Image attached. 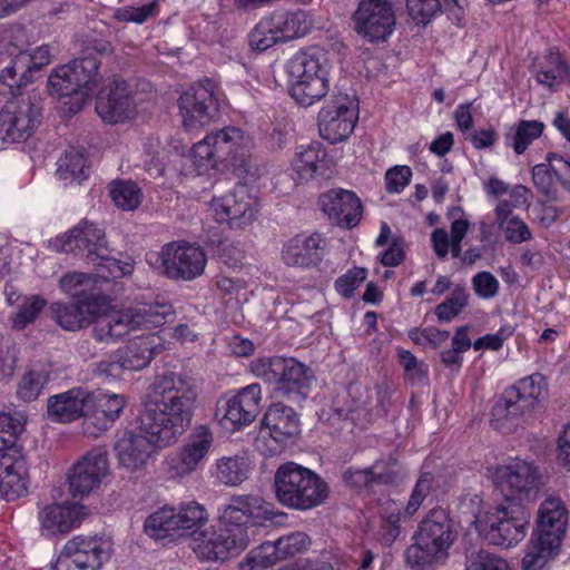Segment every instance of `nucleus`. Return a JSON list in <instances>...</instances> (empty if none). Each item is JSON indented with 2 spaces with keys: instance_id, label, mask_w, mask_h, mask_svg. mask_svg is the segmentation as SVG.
Listing matches in <instances>:
<instances>
[{
  "instance_id": "obj_40",
  "label": "nucleus",
  "mask_w": 570,
  "mask_h": 570,
  "mask_svg": "<svg viewBox=\"0 0 570 570\" xmlns=\"http://www.w3.org/2000/svg\"><path fill=\"white\" fill-rule=\"evenodd\" d=\"M570 75V69L558 51L550 50L542 65L535 73V79L540 85L552 88L564 81Z\"/></svg>"
},
{
  "instance_id": "obj_34",
  "label": "nucleus",
  "mask_w": 570,
  "mask_h": 570,
  "mask_svg": "<svg viewBox=\"0 0 570 570\" xmlns=\"http://www.w3.org/2000/svg\"><path fill=\"white\" fill-rule=\"evenodd\" d=\"M494 214L495 224L509 244L519 245L533 238L528 224L519 216L513 215L512 206L508 200H500L494 209Z\"/></svg>"
},
{
  "instance_id": "obj_45",
  "label": "nucleus",
  "mask_w": 570,
  "mask_h": 570,
  "mask_svg": "<svg viewBox=\"0 0 570 570\" xmlns=\"http://www.w3.org/2000/svg\"><path fill=\"white\" fill-rule=\"evenodd\" d=\"M248 461L244 456H228L217 461V478L226 485L240 484L248 478Z\"/></svg>"
},
{
  "instance_id": "obj_27",
  "label": "nucleus",
  "mask_w": 570,
  "mask_h": 570,
  "mask_svg": "<svg viewBox=\"0 0 570 570\" xmlns=\"http://www.w3.org/2000/svg\"><path fill=\"white\" fill-rule=\"evenodd\" d=\"M320 206L330 219L340 226H355L362 215L358 197L350 190L332 189L320 197Z\"/></svg>"
},
{
  "instance_id": "obj_48",
  "label": "nucleus",
  "mask_w": 570,
  "mask_h": 570,
  "mask_svg": "<svg viewBox=\"0 0 570 570\" xmlns=\"http://www.w3.org/2000/svg\"><path fill=\"white\" fill-rule=\"evenodd\" d=\"M544 130V124L539 120H520L515 125L514 134L511 136V142H508L513 150L521 155L538 139Z\"/></svg>"
},
{
  "instance_id": "obj_29",
  "label": "nucleus",
  "mask_w": 570,
  "mask_h": 570,
  "mask_svg": "<svg viewBox=\"0 0 570 570\" xmlns=\"http://www.w3.org/2000/svg\"><path fill=\"white\" fill-rule=\"evenodd\" d=\"M85 515L83 505L53 503L39 512V522L41 528L50 534L67 533L78 527Z\"/></svg>"
},
{
  "instance_id": "obj_24",
  "label": "nucleus",
  "mask_w": 570,
  "mask_h": 570,
  "mask_svg": "<svg viewBox=\"0 0 570 570\" xmlns=\"http://www.w3.org/2000/svg\"><path fill=\"white\" fill-rule=\"evenodd\" d=\"M27 462L19 449L0 450V494L8 501L28 492Z\"/></svg>"
},
{
  "instance_id": "obj_33",
  "label": "nucleus",
  "mask_w": 570,
  "mask_h": 570,
  "mask_svg": "<svg viewBox=\"0 0 570 570\" xmlns=\"http://www.w3.org/2000/svg\"><path fill=\"white\" fill-rule=\"evenodd\" d=\"M535 405L525 400L520 392L512 387L504 391L502 399L493 409V416L497 422H505L510 425H518L525 422L535 411Z\"/></svg>"
},
{
  "instance_id": "obj_19",
  "label": "nucleus",
  "mask_w": 570,
  "mask_h": 570,
  "mask_svg": "<svg viewBox=\"0 0 570 570\" xmlns=\"http://www.w3.org/2000/svg\"><path fill=\"white\" fill-rule=\"evenodd\" d=\"M354 18L357 32L372 42L385 40L395 26L389 0H361Z\"/></svg>"
},
{
  "instance_id": "obj_37",
  "label": "nucleus",
  "mask_w": 570,
  "mask_h": 570,
  "mask_svg": "<svg viewBox=\"0 0 570 570\" xmlns=\"http://www.w3.org/2000/svg\"><path fill=\"white\" fill-rule=\"evenodd\" d=\"M324 157L325 150L320 142L299 146L292 161L295 181L307 183L313 179Z\"/></svg>"
},
{
  "instance_id": "obj_20",
  "label": "nucleus",
  "mask_w": 570,
  "mask_h": 570,
  "mask_svg": "<svg viewBox=\"0 0 570 570\" xmlns=\"http://www.w3.org/2000/svg\"><path fill=\"white\" fill-rule=\"evenodd\" d=\"M213 441V433L207 426H197L183 448L167 460L170 476L184 478L196 471L208 454Z\"/></svg>"
},
{
  "instance_id": "obj_15",
  "label": "nucleus",
  "mask_w": 570,
  "mask_h": 570,
  "mask_svg": "<svg viewBox=\"0 0 570 570\" xmlns=\"http://www.w3.org/2000/svg\"><path fill=\"white\" fill-rule=\"evenodd\" d=\"M50 244L58 252L80 253L91 264L98 263L99 258H106L110 253L104 230L88 220H81Z\"/></svg>"
},
{
  "instance_id": "obj_25",
  "label": "nucleus",
  "mask_w": 570,
  "mask_h": 570,
  "mask_svg": "<svg viewBox=\"0 0 570 570\" xmlns=\"http://www.w3.org/2000/svg\"><path fill=\"white\" fill-rule=\"evenodd\" d=\"M456 534L452 520L442 508L432 509L421 521L416 533L422 542L430 544L444 558L448 557Z\"/></svg>"
},
{
  "instance_id": "obj_36",
  "label": "nucleus",
  "mask_w": 570,
  "mask_h": 570,
  "mask_svg": "<svg viewBox=\"0 0 570 570\" xmlns=\"http://www.w3.org/2000/svg\"><path fill=\"white\" fill-rule=\"evenodd\" d=\"M282 41L305 36L312 28V19L302 10L275 11L269 14Z\"/></svg>"
},
{
  "instance_id": "obj_16",
  "label": "nucleus",
  "mask_w": 570,
  "mask_h": 570,
  "mask_svg": "<svg viewBox=\"0 0 570 570\" xmlns=\"http://www.w3.org/2000/svg\"><path fill=\"white\" fill-rule=\"evenodd\" d=\"M159 257L166 276L171 279L191 281L204 273L207 263L202 247L184 242L166 244Z\"/></svg>"
},
{
  "instance_id": "obj_49",
  "label": "nucleus",
  "mask_w": 570,
  "mask_h": 570,
  "mask_svg": "<svg viewBox=\"0 0 570 570\" xmlns=\"http://www.w3.org/2000/svg\"><path fill=\"white\" fill-rule=\"evenodd\" d=\"M109 194L115 205L124 210H134L141 202V190L132 181L111 183Z\"/></svg>"
},
{
  "instance_id": "obj_43",
  "label": "nucleus",
  "mask_w": 570,
  "mask_h": 570,
  "mask_svg": "<svg viewBox=\"0 0 570 570\" xmlns=\"http://www.w3.org/2000/svg\"><path fill=\"white\" fill-rule=\"evenodd\" d=\"M71 67L78 76V82L82 89V98L88 97L97 87L99 59L94 53H87L70 61Z\"/></svg>"
},
{
  "instance_id": "obj_47",
  "label": "nucleus",
  "mask_w": 570,
  "mask_h": 570,
  "mask_svg": "<svg viewBox=\"0 0 570 570\" xmlns=\"http://www.w3.org/2000/svg\"><path fill=\"white\" fill-rule=\"evenodd\" d=\"M47 305V299L41 295H29L21 298L18 311L12 316V326L23 330L33 323Z\"/></svg>"
},
{
  "instance_id": "obj_3",
  "label": "nucleus",
  "mask_w": 570,
  "mask_h": 570,
  "mask_svg": "<svg viewBox=\"0 0 570 570\" xmlns=\"http://www.w3.org/2000/svg\"><path fill=\"white\" fill-rule=\"evenodd\" d=\"M27 31L23 26H13L0 35V55L11 58L0 72V94L16 96L22 87L35 80L36 73L51 61L48 45L28 49Z\"/></svg>"
},
{
  "instance_id": "obj_9",
  "label": "nucleus",
  "mask_w": 570,
  "mask_h": 570,
  "mask_svg": "<svg viewBox=\"0 0 570 570\" xmlns=\"http://www.w3.org/2000/svg\"><path fill=\"white\" fill-rule=\"evenodd\" d=\"M479 523L490 544L508 549L524 539L529 520L520 505L499 504L487 511Z\"/></svg>"
},
{
  "instance_id": "obj_30",
  "label": "nucleus",
  "mask_w": 570,
  "mask_h": 570,
  "mask_svg": "<svg viewBox=\"0 0 570 570\" xmlns=\"http://www.w3.org/2000/svg\"><path fill=\"white\" fill-rule=\"evenodd\" d=\"M567 524L568 510L559 497L550 495L541 502L535 532L562 542Z\"/></svg>"
},
{
  "instance_id": "obj_31",
  "label": "nucleus",
  "mask_w": 570,
  "mask_h": 570,
  "mask_svg": "<svg viewBox=\"0 0 570 570\" xmlns=\"http://www.w3.org/2000/svg\"><path fill=\"white\" fill-rule=\"evenodd\" d=\"M262 424L269 435L281 444H286L299 433V420L296 412L282 403H274L265 413Z\"/></svg>"
},
{
  "instance_id": "obj_38",
  "label": "nucleus",
  "mask_w": 570,
  "mask_h": 570,
  "mask_svg": "<svg viewBox=\"0 0 570 570\" xmlns=\"http://www.w3.org/2000/svg\"><path fill=\"white\" fill-rule=\"evenodd\" d=\"M403 504L391 498L377 501V513L381 520L380 537L385 546H391L401 533V510Z\"/></svg>"
},
{
  "instance_id": "obj_53",
  "label": "nucleus",
  "mask_w": 570,
  "mask_h": 570,
  "mask_svg": "<svg viewBox=\"0 0 570 570\" xmlns=\"http://www.w3.org/2000/svg\"><path fill=\"white\" fill-rule=\"evenodd\" d=\"M465 570H511V568L504 558L481 549L466 557Z\"/></svg>"
},
{
  "instance_id": "obj_1",
  "label": "nucleus",
  "mask_w": 570,
  "mask_h": 570,
  "mask_svg": "<svg viewBox=\"0 0 570 570\" xmlns=\"http://www.w3.org/2000/svg\"><path fill=\"white\" fill-rule=\"evenodd\" d=\"M195 387L176 373L157 375L150 384L146 410L136 431L118 434L114 451L120 466L142 469L157 448L174 443L189 426Z\"/></svg>"
},
{
  "instance_id": "obj_39",
  "label": "nucleus",
  "mask_w": 570,
  "mask_h": 570,
  "mask_svg": "<svg viewBox=\"0 0 570 570\" xmlns=\"http://www.w3.org/2000/svg\"><path fill=\"white\" fill-rule=\"evenodd\" d=\"M175 508L165 507L151 513L145 521V533L155 540L178 538Z\"/></svg>"
},
{
  "instance_id": "obj_32",
  "label": "nucleus",
  "mask_w": 570,
  "mask_h": 570,
  "mask_svg": "<svg viewBox=\"0 0 570 570\" xmlns=\"http://www.w3.org/2000/svg\"><path fill=\"white\" fill-rule=\"evenodd\" d=\"M161 350L160 337L146 334L131 340L125 347L118 348V352L126 370L139 371L148 366Z\"/></svg>"
},
{
  "instance_id": "obj_35",
  "label": "nucleus",
  "mask_w": 570,
  "mask_h": 570,
  "mask_svg": "<svg viewBox=\"0 0 570 570\" xmlns=\"http://www.w3.org/2000/svg\"><path fill=\"white\" fill-rule=\"evenodd\" d=\"M561 547V542L543 534L534 532L527 544L521 564L523 570H540L549 560L554 558Z\"/></svg>"
},
{
  "instance_id": "obj_54",
  "label": "nucleus",
  "mask_w": 570,
  "mask_h": 570,
  "mask_svg": "<svg viewBox=\"0 0 570 570\" xmlns=\"http://www.w3.org/2000/svg\"><path fill=\"white\" fill-rule=\"evenodd\" d=\"M469 294L465 288L458 286L453 289L450 298L435 307V315L442 322H449L456 317L468 305Z\"/></svg>"
},
{
  "instance_id": "obj_22",
  "label": "nucleus",
  "mask_w": 570,
  "mask_h": 570,
  "mask_svg": "<svg viewBox=\"0 0 570 570\" xmlns=\"http://www.w3.org/2000/svg\"><path fill=\"white\" fill-rule=\"evenodd\" d=\"M262 391L258 384H249L238 391L237 394L224 401L217 409L216 415H220V422L230 423L232 428H240L250 424L261 412Z\"/></svg>"
},
{
  "instance_id": "obj_12",
  "label": "nucleus",
  "mask_w": 570,
  "mask_h": 570,
  "mask_svg": "<svg viewBox=\"0 0 570 570\" xmlns=\"http://www.w3.org/2000/svg\"><path fill=\"white\" fill-rule=\"evenodd\" d=\"M41 109L30 96L7 101L0 111V139L11 144L27 140L40 124Z\"/></svg>"
},
{
  "instance_id": "obj_63",
  "label": "nucleus",
  "mask_w": 570,
  "mask_h": 570,
  "mask_svg": "<svg viewBox=\"0 0 570 570\" xmlns=\"http://www.w3.org/2000/svg\"><path fill=\"white\" fill-rule=\"evenodd\" d=\"M472 288L479 297L490 299L498 295L500 283L492 273L483 271L472 277Z\"/></svg>"
},
{
  "instance_id": "obj_56",
  "label": "nucleus",
  "mask_w": 570,
  "mask_h": 570,
  "mask_svg": "<svg viewBox=\"0 0 570 570\" xmlns=\"http://www.w3.org/2000/svg\"><path fill=\"white\" fill-rule=\"evenodd\" d=\"M275 546L279 560L294 557L309 546V538L303 532H293L272 542Z\"/></svg>"
},
{
  "instance_id": "obj_5",
  "label": "nucleus",
  "mask_w": 570,
  "mask_h": 570,
  "mask_svg": "<svg viewBox=\"0 0 570 570\" xmlns=\"http://www.w3.org/2000/svg\"><path fill=\"white\" fill-rule=\"evenodd\" d=\"M274 488L281 504L298 511L321 505L328 495V484L316 472L294 462L276 470Z\"/></svg>"
},
{
  "instance_id": "obj_57",
  "label": "nucleus",
  "mask_w": 570,
  "mask_h": 570,
  "mask_svg": "<svg viewBox=\"0 0 570 570\" xmlns=\"http://www.w3.org/2000/svg\"><path fill=\"white\" fill-rule=\"evenodd\" d=\"M23 430L20 417L7 412H0V450L18 449L16 439Z\"/></svg>"
},
{
  "instance_id": "obj_42",
  "label": "nucleus",
  "mask_w": 570,
  "mask_h": 570,
  "mask_svg": "<svg viewBox=\"0 0 570 570\" xmlns=\"http://www.w3.org/2000/svg\"><path fill=\"white\" fill-rule=\"evenodd\" d=\"M178 537L197 534L198 530L207 522V513L203 505L188 502L177 510L175 509Z\"/></svg>"
},
{
  "instance_id": "obj_4",
  "label": "nucleus",
  "mask_w": 570,
  "mask_h": 570,
  "mask_svg": "<svg viewBox=\"0 0 570 570\" xmlns=\"http://www.w3.org/2000/svg\"><path fill=\"white\" fill-rule=\"evenodd\" d=\"M252 137L238 127L227 126L208 134L193 146L194 165L199 171L216 168L219 164L235 170L248 171Z\"/></svg>"
},
{
  "instance_id": "obj_17",
  "label": "nucleus",
  "mask_w": 570,
  "mask_h": 570,
  "mask_svg": "<svg viewBox=\"0 0 570 570\" xmlns=\"http://www.w3.org/2000/svg\"><path fill=\"white\" fill-rule=\"evenodd\" d=\"M108 471L107 450L97 448L89 451L68 472L69 493L73 499H82L100 485Z\"/></svg>"
},
{
  "instance_id": "obj_26",
  "label": "nucleus",
  "mask_w": 570,
  "mask_h": 570,
  "mask_svg": "<svg viewBox=\"0 0 570 570\" xmlns=\"http://www.w3.org/2000/svg\"><path fill=\"white\" fill-rule=\"evenodd\" d=\"M94 405V394L81 387H73L48 399L47 412L51 421L72 422Z\"/></svg>"
},
{
  "instance_id": "obj_51",
  "label": "nucleus",
  "mask_w": 570,
  "mask_h": 570,
  "mask_svg": "<svg viewBox=\"0 0 570 570\" xmlns=\"http://www.w3.org/2000/svg\"><path fill=\"white\" fill-rule=\"evenodd\" d=\"M98 402L99 413L105 417V423L100 424V431H108L116 420L120 417L126 400L120 394H100L98 397L94 396V403Z\"/></svg>"
},
{
  "instance_id": "obj_61",
  "label": "nucleus",
  "mask_w": 570,
  "mask_h": 570,
  "mask_svg": "<svg viewBox=\"0 0 570 570\" xmlns=\"http://www.w3.org/2000/svg\"><path fill=\"white\" fill-rule=\"evenodd\" d=\"M532 181L540 194L548 198H556L558 181L546 163L532 168Z\"/></svg>"
},
{
  "instance_id": "obj_14",
  "label": "nucleus",
  "mask_w": 570,
  "mask_h": 570,
  "mask_svg": "<svg viewBox=\"0 0 570 570\" xmlns=\"http://www.w3.org/2000/svg\"><path fill=\"white\" fill-rule=\"evenodd\" d=\"M208 212L216 223L244 230L256 219L258 203L244 187H238L225 195L213 196Z\"/></svg>"
},
{
  "instance_id": "obj_11",
  "label": "nucleus",
  "mask_w": 570,
  "mask_h": 570,
  "mask_svg": "<svg viewBox=\"0 0 570 570\" xmlns=\"http://www.w3.org/2000/svg\"><path fill=\"white\" fill-rule=\"evenodd\" d=\"M110 553L108 539L77 535L67 541L50 570H98Z\"/></svg>"
},
{
  "instance_id": "obj_8",
  "label": "nucleus",
  "mask_w": 570,
  "mask_h": 570,
  "mask_svg": "<svg viewBox=\"0 0 570 570\" xmlns=\"http://www.w3.org/2000/svg\"><path fill=\"white\" fill-rule=\"evenodd\" d=\"M287 514L275 510L273 503L254 494L233 495L219 515V525L232 537L244 534V547L249 543V527L263 525L271 521L281 523Z\"/></svg>"
},
{
  "instance_id": "obj_21",
  "label": "nucleus",
  "mask_w": 570,
  "mask_h": 570,
  "mask_svg": "<svg viewBox=\"0 0 570 570\" xmlns=\"http://www.w3.org/2000/svg\"><path fill=\"white\" fill-rule=\"evenodd\" d=\"M96 111L109 124L130 119L135 115L136 104L127 82L120 79L109 81L98 94Z\"/></svg>"
},
{
  "instance_id": "obj_64",
  "label": "nucleus",
  "mask_w": 570,
  "mask_h": 570,
  "mask_svg": "<svg viewBox=\"0 0 570 570\" xmlns=\"http://www.w3.org/2000/svg\"><path fill=\"white\" fill-rule=\"evenodd\" d=\"M546 164L553 174L556 180L570 191V161L557 153H548Z\"/></svg>"
},
{
  "instance_id": "obj_59",
  "label": "nucleus",
  "mask_w": 570,
  "mask_h": 570,
  "mask_svg": "<svg viewBox=\"0 0 570 570\" xmlns=\"http://www.w3.org/2000/svg\"><path fill=\"white\" fill-rule=\"evenodd\" d=\"M46 379L41 372L29 371L18 383L17 396L23 402L35 401L41 393Z\"/></svg>"
},
{
  "instance_id": "obj_13",
  "label": "nucleus",
  "mask_w": 570,
  "mask_h": 570,
  "mask_svg": "<svg viewBox=\"0 0 570 570\" xmlns=\"http://www.w3.org/2000/svg\"><path fill=\"white\" fill-rule=\"evenodd\" d=\"M358 118L354 95L340 94L326 100L318 114V131L331 144L345 140L353 132Z\"/></svg>"
},
{
  "instance_id": "obj_10",
  "label": "nucleus",
  "mask_w": 570,
  "mask_h": 570,
  "mask_svg": "<svg viewBox=\"0 0 570 570\" xmlns=\"http://www.w3.org/2000/svg\"><path fill=\"white\" fill-rule=\"evenodd\" d=\"M492 480L507 501H517L520 505L535 498L541 485V473L532 462L513 460L495 466Z\"/></svg>"
},
{
  "instance_id": "obj_52",
  "label": "nucleus",
  "mask_w": 570,
  "mask_h": 570,
  "mask_svg": "<svg viewBox=\"0 0 570 570\" xmlns=\"http://www.w3.org/2000/svg\"><path fill=\"white\" fill-rule=\"evenodd\" d=\"M279 41L271 16L264 17L249 33V45L254 50L265 51Z\"/></svg>"
},
{
  "instance_id": "obj_55",
  "label": "nucleus",
  "mask_w": 570,
  "mask_h": 570,
  "mask_svg": "<svg viewBox=\"0 0 570 570\" xmlns=\"http://www.w3.org/2000/svg\"><path fill=\"white\" fill-rule=\"evenodd\" d=\"M511 387L520 392V394L530 403L538 406L539 402L546 395L547 382L543 375L535 373L520 380Z\"/></svg>"
},
{
  "instance_id": "obj_60",
  "label": "nucleus",
  "mask_w": 570,
  "mask_h": 570,
  "mask_svg": "<svg viewBox=\"0 0 570 570\" xmlns=\"http://www.w3.org/2000/svg\"><path fill=\"white\" fill-rule=\"evenodd\" d=\"M91 285L92 277L86 273H68L60 279V288L71 295L73 299L92 296L91 294H86L87 288Z\"/></svg>"
},
{
  "instance_id": "obj_58",
  "label": "nucleus",
  "mask_w": 570,
  "mask_h": 570,
  "mask_svg": "<svg viewBox=\"0 0 570 570\" xmlns=\"http://www.w3.org/2000/svg\"><path fill=\"white\" fill-rule=\"evenodd\" d=\"M433 481L434 476L430 472H425L420 475L404 508V518H411L417 512L424 499L430 493Z\"/></svg>"
},
{
  "instance_id": "obj_46",
  "label": "nucleus",
  "mask_w": 570,
  "mask_h": 570,
  "mask_svg": "<svg viewBox=\"0 0 570 570\" xmlns=\"http://www.w3.org/2000/svg\"><path fill=\"white\" fill-rule=\"evenodd\" d=\"M87 159L83 148H70L58 159L57 174L61 179L86 178Z\"/></svg>"
},
{
  "instance_id": "obj_44",
  "label": "nucleus",
  "mask_w": 570,
  "mask_h": 570,
  "mask_svg": "<svg viewBox=\"0 0 570 570\" xmlns=\"http://www.w3.org/2000/svg\"><path fill=\"white\" fill-rule=\"evenodd\" d=\"M414 539L415 542L404 553L406 564L413 570H424L445 559L430 544L422 542L421 538L416 534Z\"/></svg>"
},
{
  "instance_id": "obj_6",
  "label": "nucleus",
  "mask_w": 570,
  "mask_h": 570,
  "mask_svg": "<svg viewBox=\"0 0 570 570\" xmlns=\"http://www.w3.org/2000/svg\"><path fill=\"white\" fill-rule=\"evenodd\" d=\"M252 373L272 385L276 397L293 403L304 401L313 383L312 371L293 357H258L250 363Z\"/></svg>"
},
{
  "instance_id": "obj_7",
  "label": "nucleus",
  "mask_w": 570,
  "mask_h": 570,
  "mask_svg": "<svg viewBox=\"0 0 570 570\" xmlns=\"http://www.w3.org/2000/svg\"><path fill=\"white\" fill-rule=\"evenodd\" d=\"M289 94L303 107L318 101L328 90V60L320 48L295 53L286 63Z\"/></svg>"
},
{
  "instance_id": "obj_2",
  "label": "nucleus",
  "mask_w": 570,
  "mask_h": 570,
  "mask_svg": "<svg viewBox=\"0 0 570 570\" xmlns=\"http://www.w3.org/2000/svg\"><path fill=\"white\" fill-rule=\"evenodd\" d=\"M49 309L56 323L66 331H78L92 323L94 337L102 343L116 342L131 331L158 327L175 320L173 305L167 301L139 303L99 315V301L87 296L55 302Z\"/></svg>"
},
{
  "instance_id": "obj_62",
  "label": "nucleus",
  "mask_w": 570,
  "mask_h": 570,
  "mask_svg": "<svg viewBox=\"0 0 570 570\" xmlns=\"http://www.w3.org/2000/svg\"><path fill=\"white\" fill-rule=\"evenodd\" d=\"M396 461L393 458L385 460H376L371 469L373 472V481L375 484H396L401 479L400 471L395 468Z\"/></svg>"
},
{
  "instance_id": "obj_18",
  "label": "nucleus",
  "mask_w": 570,
  "mask_h": 570,
  "mask_svg": "<svg viewBox=\"0 0 570 570\" xmlns=\"http://www.w3.org/2000/svg\"><path fill=\"white\" fill-rule=\"evenodd\" d=\"M183 125L191 130L207 124L217 112V100L209 80L193 85L178 99Z\"/></svg>"
},
{
  "instance_id": "obj_23",
  "label": "nucleus",
  "mask_w": 570,
  "mask_h": 570,
  "mask_svg": "<svg viewBox=\"0 0 570 570\" xmlns=\"http://www.w3.org/2000/svg\"><path fill=\"white\" fill-rule=\"evenodd\" d=\"M245 537L240 532L232 537L220 525L218 531L214 528L198 532L191 542V549L202 560L216 561L225 559L228 553L244 550Z\"/></svg>"
},
{
  "instance_id": "obj_41",
  "label": "nucleus",
  "mask_w": 570,
  "mask_h": 570,
  "mask_svg": "<svg viewBox=\"0 0 570 570\" xmlns=\"http://www.w3.org/2000/svg\"><path fill=\"white\" fill-rule=\"evenodd\" d=\"M77 77L70 62L57 67L48 79L50 92L58 97L79 96L80 99H83Z\"/></svg>"
},
{
  "instance_id": "obj_50",
  "label": "nucleus",
  "mask_w": 570,
  "mask_h": 570,
  "mask_svg": "<svg viewBox=\"0 0 570 570\" xmlns=\"http://www.w3.org/2000/svg\"><path fill=\"white\" fill-rule=\"evenodd\" d=\"M278 561L275 546L268 541L253 549L239 563V570H265Z\"/></svg>"
},
{
  "instance_id": "obj_28",
  "label": "nucleus",
  "mask_w": 570,
  "mask_h": 570,
  "mask_svg": "<svg viewBox=\"0 0 570 570\" xmlns=\"http://www.w3.org/2000/svg\"><path fill=\"white\" fill-rule=\"evenodd\" d=\"M324 248L325 239L321 234L297 235L283 246L282 258L288 266H315L322 261Z\"/></svg>"
}]
</instances>
